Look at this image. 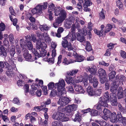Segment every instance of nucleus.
<instances>
[{
    "label": "nucleus",
    "instance_id": "obj_30",
    "mask_svg": "<svg viewBox=\"0 0 126 126\" xmlns=\"http://www.w3.org/2000/svg\"><path fill=\"white\" fill-rule=\"evenodd\" d=\"M65 80L68 84H73L74 82V79L71 76H69L66 78Z\"/></svg>",
    "mask_w": 126,
    "mask_h": 126
},
{
    "label": "nucleus",
    "instance_id": "obj_56",
    "mask_svg": "<svg viewBox=\"0 0 126 126\" xmlns=\"http://www.w3.org/2000/svg\"><path fill=\"white\" fill-rule=\"evenodd\" d=\"M54 58L52 57L48 59H44V60L46 61H47L50 64H52L54 63Z\"/></svg>",
    "mask_w": 126,
    "mask_h": 126
},
{
    "label": "nucleus",
    "instance_id": "obj_47",
    "mask_svg": "<svg viewBox=\"0 0 126 126\" xmlns=\"http://www.w3.org/2000/svg\"><path fill=\"white\" fill-rule=\"evenodd\" d=\"M48 8L52 10H54L56 8L54 4L52 2H50L48 4Z\"/></svg>",
    "mask_w": 126,
    "mask_h": 126
},
{
    "label": "nucleus",
    "instance_id": "obj_2",
    "mask_svg": "<svg viewBox=\"0 0 126 126\" xmlns=\"http://www.w3.org/2000/svg\"><path fill=\"white\" fill-rule=\"evenodd\" d=\"M64 14L63 13V15H62L61 16H59L56 19L55 22H54L53 26L55 28H57L59 26H60L62 24L63 22L65 19L66 16H65Z\"/></svg>",
    "mask_w": 126,
    "mask_h": 126
},
{
    "label": "nucleus",
    "instance_id": "obj_61",
    "mask_svg": "<svg viewBox=\"0 0 126 126\" xmlns=\"http://www.w3.org/2000/svg\"><path fill=\"white\" fill-rule=\"evenodd\" d=\"M76 53L75 52H69L67 54V55L69 57H72L74 56V57L75 56L76 54Z\"/></svg>",
    "mask_w": 126,
    "mask_h": 126
},
{
    "label": "nucleus",
    "instance_id": "obj_45",
    "mask_svg": "<svg viewBox=\"0 0 126 126\" xmlns=\"http://www.w3.org/2000/svg\"><path fill=\"white\" fill-rule=\"evenodd\" d=\"M116 117L117 118L118 121V120L119 121L122 122L124 117H122L120 112L119 111L118 112V114L116 115Z\"/></svg>",
    "mask_w": 126,
    "mask_h": 126
},
{
    "label": "nucleus",
    "instance_id": "obj_50",
    "mask_svg": "<svg viewBox=\"0 0 126 126\" xmlns=\"http://www.w3.org/2000/svg\"><path fill=\"white\" fill-rule=\"evenodd\" d=\"M99 17L100 19H104L105 18V16L104 14V10L103 9H102V11L99 13Z\"/></svg>",
    "mask_w": 126,
    "mask_h": 126
},
{
    "label": "nucleus",
    "instance_id": "obj_58",
    "mask_svg": "<svg viewBox=\"0 0 126 126\" xmlns=\"http://www.w3.org/2000/svg\"><path fill=\"white\" fill-rule=\"evenodd\" d=\"M24 83V81L21 80H18L17 82V84L19 87L23 86Z\"/></svg>",
    "mask_w": 126,
    "mask_h": 126
},
{
    "label": "nucleus",
    "instance_id": "obj_19",
    "mask_svg": "<svg viewBox=\"0 0 126 126\" xmlns=\"http://www.w3.org/2000/svg\"><path fill=\"white\" fill-rule=\"evenodd\" d=\"M109 118L110 119V121L112 123H116L118 122L116 115L115 113H113L111 114Z\"/></svg>",
    "mask_w": 126,
    "mask_h": 126
},
{
    "label": "nucleus",
    "instance_id": "obj_11",
    "mask_svg": "<svg viewBox=\"0 0 126 126\" xmlns=\"http://www.w3.org/2000/svg\"><path fill=\"white\" fill-rule=\"evenodd\" d=\"M110 102L113 106H116L117 105L116 94H111L110 96Z\"/></svg>",
    "mask_w": 126,
    "mask_h": 126
},
{
    "label": "nucleus",
    "instance_id": "obj_52",
    "mask_svg": "<svg viewBox=\"0 0 126 126\" xmlns=\"http://www.w3.org/2000/svg\"><path fill=\"white\" fill-rule=\"evenodd\" d=\"M107 76L100 77V81L101 83H104L106 81L107 79Z\"/></svg>",
    "mask_w": 126,
    "mask_h": 126
},
{
    "label": "nucleus",
    "instance_id": "obj_38",
    "mask_svg": "<svg viewBox=\"0 0 126 126\" xmlns=\"http://www.w3.org/2000/svg\"><path fill=\"white\" fill-rule=\"evenodd\" d=\"M72 22L70 20H66L64 22L65 27L67 28H70L71 26Z\"/></svg>",
    "mask_w": 126,
    "mask_h": 126
},
{
    "label": "nucleus",
    "instance_id": "obj_16",
    "mask_svg": "<svg viewBox=\"0 0 126 126\" xmlns=\"http://www.w3.org/2000/svg\"><path fill=\"white\" fill-rule=\"evenodd\" d=\"M47 45L44 42H41L40 41H38L36 45V47L38 49H40L41 48L45 49L47 47Z\"/></svg>",
    "mask_w": 126,
    "mask_h": 126
},
{
    "label": "nucleus",
    "instance_id": "obj_44",
    "mask_svg": "<svg viewBox=\"0 0 126 126\" xmlns=\"http://www.w3.org/2000/svg\"><path fill=\"white\" fill-rule=\"evenodd\" d=\"M15 47L14 46H12L10 49V53L12 57H13L15 53Z\"/></svg>",
    "mask_w": 126,
    "mask_h": 126
},
{
    "label": "nucleus",
    "instance_id": "obj_63",
    "mask_svg": "<svg viewBox=\"0 0 126 126\" xmlns=\"http://www.w3.org/2000/svg\"><path fill=\"white\" fill-rule=\"evenodd\" d=\"M5 28V24L3 23L0 24V30L2 31H4Z\"/></svg>",
    "mask_w": 126,
    "mask_h": 126
},
{
    "label": "nucleus",
    "instance_id": "obj_57",
    "mask_svg": "<svg viewBox=\"0 0 126 126\" xmlns=\"http://www.w3.org/2000/svg\"><path fill=\"white\" fill-rule=\"evenodd\" d=\"M27 46L28 49L29 50H31L33 48V45L30 42L28 41L27 43Z\"/></svg>",
    "mask_w": 126,
    "mask_h": 126
},
{
    "label": "nucleus",
    "instance_id": "obj_22",
    "mask_svg": "<svg viewBox=\"0 0 126 126\" xmlns=\"http://www.w3.org/2000/svg\"><path fill=\"white\" fill-rule=\"evenodd\" d=\"M118 89V87L117 85L116 84V83L114 82L111 84L110 89L111 91L113 93H112V94H115V93L117 91Z\"/></svg>",
    "mask_w": 126,
    "mask_h": 126
},
{
    "label": "nucleus",
    "instance_id": "obj_1",
    "mask_svg": "<svg viewBox=\"0 0 126 126\" xmlns=\"http://www.w3.org/2000/svg\"><path fill=\"white\" fill-rule=\"evenodd\" d=\"M65 85V84L64 80L61 79H59L58 82L55 84V86L57 88L59 96L62 95L63 94L66 93V91L64 88Z\"/></svg>",
    "mask_w": 126,
    "mask_h": 126
},
{
    "label": "nucleus",
    "instance_id": "obj_34",
    "mask_svg": "<svg viewBox=\"0 0 126 126\" xmlns=\"http://www.w3.org/2000/svg\"><path fill=\"white\" fill-rule=\"evenodd\" d=\"M116 72L114 71H112L109 74V80L112 81L114 78Z\"/></svg>",
    "mask_w": 126,
    "mask_h": 126
},
{
    "label": "nucleus",
    "instance_id": "obj_43",
    "mask_svg": "<svg viewBox=\"0 0 126 126\" xmlns=\"http://www.w3.org/2000/svg\"><path fill=\"white\" fill-rule=\"evenodd\" d=\"M84 77L83 78L82 76H79L77 77L76 79H75V82L76 83L81 82L83 81V79H84Z\"/></svg>",
    "mask_w": 126,
    "mask_h": 126
},
{
    "label": "nucleus",
    "instance_id": "obj_48",
    "mask_svg": "<svg viewBox=\"0 0 126 126\" xmlns=\"http://www.w3.org/2000/svg\"><path fill=\"white\" fill-rule=\"evenodd\" d=\"M13 102L15 104L18 105H20V100L18 98L15 97L14 98L13 100Z\"/></svg>",
    "mask_w": 126,
    "mask_h": 126
},
{
    "label": "nucleus",
    "instance_id": "obj_15",
    "mask_svg": "<svg viewBox=\"0 0 126 126\" xmlns=\"http://www.w3.org/2000/svg\"><path fill=\"white\" fill-rule=\"evenodd\" d=\"M23 55L24 58L26 61L30 62H32L34 60L32 59V56L31 54H29L28 51L27 50H25Z\"/></svg>",
    "mask_w": 126,
    "mask_h": 126
},
{
    "label": "nucleus",
    "instance_id": "obj_12",
    "mask_svg": "<svg viewBox=\"0 0 126 126\" xmlns=\"http://www.w3.org/2000/svg\"><path fill=\"white\" fill-rule=\"evenodd\" d=\"M103 112L104 114L102 116V118L106 120L108 119L110 115L112 113L110 111L105 108L104 109Z\"/></svg>",
    "mask_w": 126,
    "mask_h": 126
},
{
    "label": "nucleus",
    "instance_id": "obj_13",
    "mask_svg": "<svg viewBox=\"0 0 126 126\" xmlns=\"http://www.w3.org/2000/svg\"><path fill=\"white\" fill-rule=\"evenodd\" d=\"M6 64L7 65V70L6 71V74L8 76L11 77L13 75V73L12 72L13 68L12 66L10 65L8 63H6Z\"/></svg>",
    "mask_w": 126,
    "mask_h": 126
},
{
    "label": "nucleus",
    "instance_id": "obj_55",
    "mask_svg": "<svg viewBox=\"0 0 126 126\" xmlns=\"http://www.w3.org/2000/svg\"><path fill=\"white\" fill-rule=\"evenodd\" d=\"M47 86L49 89H52L54 87L55 88L54 85V83L53 82H50L48 85Z\"/></svg>",
    "mask_w": 126,
    "mask_h": 126
},
{
    "label": "nucleus",
    "instance_id": "obj_14",
    "mask_svg": "<svg viewBox=\"0 0 126 126\" xmlns=\"http://www.w3.org/2000/svg\"><path fill=\"white\" fill-rule=\"evenodd\" d=\"M66 38L68 40V42H71L75 40L76 39L75 32H70L68 35L66 37Z\"/></svg>",
    "mask_w": 126,
    "mask_h": 126
},
{
    "label": "nucleus",
    "instance_id": "obj_40",
    "mask_svg": "<svg viewBox=\"0 0 126 126\" xmlns=\"http://www.w3.org/2000/svg\"><path fill=\"white\" fill-rule=\"evenodd\" d=\"M119 110L124 113H126V108H124L121 104L119 103L118 105Z\"/></svg>",
    "mask_w": 126,
    "mask_h": 126
},
{
    "label": "nucleus",
    "instance_id": "obj_9",
    "mask_svg": "<svg viewBox=\"0 0 126 126\" xmlns=\"http://www.w3.org/2000/svg\"><path fill=\"white\" fill-rule=\"evenodd\" d=\"M58 111L54 113L52 116V118L54 120H59L60 112H62L64 109L62 107H59L58 108Z\"/></svg>",
    "mask_w": 126,
    "mask_h": 126
},
{
    "label": "nucleus",
    "instance_id": "obj_28",
    "mask_svg": "<svg viewBox=\"0 0 126 126\" xmlns=\"http://www.w3.org/2000/svg\"><path fill=\"white\" fill-rule=\"evenodd\" d=\"M87 91L89 95L92 96L95 95L94 91H93L91 87L89 86L87 88Z\"/></svg>",
    "mask_w": 126,
    "mask_h": 126
},
{
    "label": "nucleus",
    "instance_id": "obj_23",
    "mask_svg": "<svg viewBox=\"0 0 126 126\" xmlns=\"http://www.w3.org/2000/svg\"><path fill=\"white\" fill-rule=\"evenodd\" d=\"M74 88L76 91L78 93H83L85 91L82 88V87L79 85H75L74 86Z\"/></svg>",
    "mask_w": 126,
    "mask_h": 126
},
{
    "label": "nucleus",
    "instance_id": "obj_25",
    "mask_svg": "<svg viewBox=\"0 0 126 126\" xmlns=\"http://www.w3.org/2000/svg\"><path fill=\"white\" fill-rule=\"evenodd\" d=\"M1 44L2 42L0 41V55L6 56L7 55L6 52Z\"/></svg>",
    "mask_w": 126,
    "mask_h": 126
},
{
    "label": "nucleus",
    "instance_id": "obj_4",
    "mask_svg": "<svg viewBox=\"0 0 126 126\" xmlns=\"http://www.w3.org/2000/svg\"><path fill=\"white\" fill-rule=\"evenodd\" d=\"M70 101V99L69 98L66 97L61 96L59 98L57 103L58 104L61 106H65Z\"/></svg>",
    "mask_w": 126,
    "mask_h": 126
},
{
    "label": "nucleus",
    "instance_id": "obj_21",
    "mask_svg": "<svg viewBox=\"0 0 126 126\" xmlns=\"http://www.w3.org/2000/svg\"><path fill=\"white\" fill-rule=\"evenodd\" d=\"M108 106V104L106 103H104L101 100L99 102L97 105L96 109L98 110H99L104 107H107Z\"/></svg>",
    "mask_w": 126,
    "mask_h": 126
},
{
    "label": "nucleus",
    "instance_id": "obj_6",
    "mask_svg": "<svg viewBox=\"0 0 126 126\" xmlns=\"http://www.w3.org/2000/svg\"><path fill=\"white\" fill-rule=\"evenodd\" d=\"M31 11L34 14H36L37 16H40L43 13L42 7L40 5H37L36 7L32 9Z\"/></svg>",
    "mask_w": 126,
    "mask_h": 126
},
{
    "label": "nucleus",
    "instance_id": "obj_35",
    "mask_svg": "<svg viewBox=\"0 0 126 126\" xmlns=\"http://www.w3.org/2000/svg\"><path fill=\"white\" fill-rule=\"evenodd\" d=\"M116 6L120 10H123L124 9L123 6L122 2L120 0H117L116 2Z\"/></svg>",
    "mask_w": 126,
    "mask_h": 126
},
{
    "label": "nucleus",
    "instance_id": "obj_64",
    "mask_svg": "<svg viewBox=\"0 0 126 126\" xmlns=\"http://www.w3.org/2000/svg\"><path fill=\"white\" fill-rule=\"evenodd\" d=\"M9 11L10 13L12 15V16H14L15 14L14 11V9L12 7H10L9 8Z\"/></svg>",
    "mask_w": 126,
    "mask_h": 126
},
{
    "label": "nucleus",
    "instance_id": "obj_51",
    "mask_svg": "<svg viewBox=\"0 0 126 126\" xmlns=\"http://www.w3.org/2000/svg\"><path fill=\"white\" fill-rule=\"evenodd\" d=\"M95 122L99 124L101 126H105L107 125V123L105 121L96 120Z\"/></svg>",
    "mask_w": 126,
    "mask_h": 126
},
{
    "label": "nucleus",
    "instance_id": "obj_29",
    "mask_svg": "<svg viewBox=\"0 0 126 126\" xmlns=\"http://www.w3.org/2000/svg\"><path fill=\"white\" fill-rule=\"evenodd\" d=\"M76 59V62H80L83 61L84 59V57L82 56H79L77 54H76L75 56V57Z\"/></svg>",
    "mask_w": 126,
    "mask_h": 126
},
{
    "label": "nucleus",
    "instance_id": "obj_46",
    "mask_svg": "<svg viewBox=\"0 0 126 126\" xmlns=\"http://www.w3.org/2000/svg\"><path fill=\"white\" fill-rule=\"evenodd\" d=\"M13 16H10V18L11 20L13 22V25L14 26L16 25V23L17 22V20L16 18H14V17Z\"/></svg>",
    "mask_w": 126,
    "mask_h": 126
},
{
    "label": "nucleus",
    "instance_id": "obj_60",
    "mask_svg": "<svg viewBox=\"0 0 126 126\" xmlns=\"http://www.w3.org/2000/svg\"><path fill=\"white\" fill-rule=\"evenodd\" d=\"M81 119V117L78 114H77L76 115V117L74 119V121H78L80 122Z\"/></svg>",
    "mask_w": 126,
    "mask_h": 126
},
{
    "label": "nucleus",
    "instance_id": "obj_31",
    "mask_svg": "<svg viewBox=\"0 0 126 126\" xmlns=\"http://www.w3.org/2000/svg\"><path fill=\"white\" fill-rule=\"evenodd\" d=\"M40 30L42 31H45L48 30L50 27L47 26L46 24H44L41 25L40 26Z\"/></svg>",
    "mask_w": 126,
    "mask_h": 126
},
{
    "label": "nucleus",
    "instance_id": "obj_32",
    "mask_svg": "<svg viewBox=\"0 0 126 126\" xmlns=\"http://www.w3.org/2000/svg\"><path fill=\"white\" fill-rule=\"evenodd\" d=\"M88 74H85L84 76V78L83 81L84 84V86L85 87H86L87 85H88Z\"/></svg>",
    "mask_w": 126,
    "mask_h": 126
},
{
    "label": "nucleus",
    "instance_id": "obj_59",
    "mask_svg": "<svg viewBox=\"0 0 126 126\" xmlns=\"http://www.w3.org/2000/svg\"><path fill=\"white\" fill-rule=\"evenodd\" d=\"M66 88L67 89L68 91L71 93H74V90L72 86H69L67 87Z\"/></svg>",
    "mask_w": 126,
    "mask_h": 126
},
{
    "label": "nucleus",
    "instance_id": "obj_8",
    "mask_svg": "<svg viewBox=\"0 0 126 126\" xmlns=\"http://www.w3.org/2000/svg\"><path fill=\"white\" fill-rule=\"evenodd\" d=\"M93 77L92 75H90L89 77V80L90 83H92L93 86L95 88L98 84V81L97 79L95 77H94L92 78Z\"/></svg>",
    "mask_w": 126,
    "mask_h": 126
},
{
    "label": "nucleus",
    "instance_id": "obj_62",
    "mask_svg": "<svg viewBox=\"0 0 126 126\" xmlns=\"http://www.w3.org/2000/svg\"><path fill=\"white\" fill-rule=\"evenodd\" d=\"M121 56L123 58H126V53L124 51L121 50L120 51Z\"/></svg>",
    "mask_w": 126,
    "mask_h": 126
},
{
    "label": "nucleus",
    "instance_id": "obj_27",
    "mask_svg": "<svg viewBox=\"0 0 126 126\" xmlns=\"http://www.w3.org/2000/svg\"><path fill=\"white\" fill-rule=\"evenodd\" d=\"M77 39L80 42L85 41V39L84 36L81 35L79 33H77Z\"/></svg>",
    "mask_w": 126,
    "mask_h": 126
},
{
    "label": "nucleus",
    "instance_id": "obj_17",
    "mask_svg": "<svg viewBox=\"0 0 126 126\" xmlns=\"http://www.w3.org/2000/svg\"><path fill=\"white\" fill-rule=\"evenodd\" d=\"M87 69L92 74H93L94 75H96L97 68L94 65L91 66L90 67H88Z\"/></svg>",
    "mask_w": 126,
    "mask_h": 126
},
{
    "label": "nucleus",
    "instance_id": "obj_5",
    "mask_svg": "<svg viewBox=\"0 0 126 126\" xmlns=\"http://www.w3.org/2000/svg\"><path fill=\"white\" fill-rule=\"evenodd\" d=\"M54 13L55 16H61L62 15H63L64 13L65 16H66V13L65 11L63 9H61V8L60 6L57 7L54 9Z\"/></svg>",
    "mask_w": 126,
    "mask_h": 126
},
{
    "label": "nucleus",
    "instance_id": "obj_49",
    "mask_svg": "<svg viewBox=\"0 0 126 126\" xmlns=\"http://www.w3.org/2000/svg\"><path fill=\"white\" fill-rule=\"evenodd\" d=\"M98 114V112L95 110H92L91 111V114L92 116H96Z\"/></svg>",
    "mask_w": 126,
    "mask_h": 126
},
{
    "label": "nucleus",
    "instance_id": "obj_3",
    "mask_svg": "<svg viewBox=\"0 0 126 126\" xmlns=\"http://www.w3.org/2000/svg\"><path fill=\"white\" fill-rule=\"evenodd\" d=\"M37 36L39 37L40 39L44 40L48 44H49L51 42V39L46 32H44L43 34H40L38 33L37 34Z\"/></svg>",
    "mask_w": 126,
    "mask_h": 126
},
{
    "label": "nucleus",
    "instance_id": "obj_18",
    "mask_svg": "<svg viewBox=\"0 0 126 126\" xmlns=\"http://www.w3.org/2000/svg\"><path fill=\"white\" fill-rule=\"evenodd\" d=\"M61 112H60L59 121L62 122L68 121L69 118L66 116L64 114Z\"/></svg>",
    "mask_w": 126,
    "mask_h": 126
},
{
    "label": "nucleus",
    "instance_id": "obj_39",
    "mask_svg": "<svg viewBox=\"0 0 126 126\" xmlns=\"http://www.w3.org/2000/svg\"><path fill=\"white\" fill-rule=\"evenodd\" d=\"M117 95L118 98L119 99L122 98L123 96L122 88L121 87H120L118 90Z\"/></svg>",
    "mask_w": 126,
    "mask_h": 126
},
{
    "label": "nucleus",
    "instance_id": "obj_26",
    "mask_svg": "<svg viewBox=\"0 0 126 126\" xmlns=\"http://www.w3.org/2000/svg\"><path fill=\"white\" fill-rule=\"evenodd\" d=\"M38 87V85L33 84L31 85V89L30 91V93L32 95H34L35 94L34 91L37 89Z\"/></svg>",
    "mask_w": 126,
    "mask_h": 126
},
{
    "label": "nucleus",
    "instance_id": "obj_10",
    "mask_svg": "<svg viewBox=\"0 0 126 126\" xmlns=\"http://www.w3.org/2000/svg\"><path fill=\"white\" fill-rule=\"evenodd\" d=\"M84 3L83 4V10L85 11H90L91 10L88 8L92 4V2L90 0H84Z\"/></svg>",
    "mask_w": 126,
    "mask_h": 126
},
{
    "label": "nucleus",
    "instance_id": "obj_41",
    "mask_svg": "<svg viewBox=\"0 0 126 126\" xmlns=\"http://www.w3.org/2000/svg\"><path fill=\"white\" fill-rule=\"evenodd\" d=\"M65 38L66 37L64 38V39L62 41V46L65 48H67V46L69 44L68 43V40Z\"/></svg>",
    "mask_w": 126,
    "mask_h": 126
},
{
    "label": "nucleus",
    "instance_id": "obj_36",
    "mask_svg": "<svg viewBox=\"0 0 126 126\" xmlns=\"http://www.w3.org/2000/svg\"><path fill=\"white\" fill-rule=\"evenodd\" d=\"M112 26L110 24H108L106 26L104 30L105 33H107L109 32L112 28Z\"/></svg>",
    "mask_w": 126,
    "mask_h": 126
},
{
    "label": "nucleus",
    "instance_id": "obj_24",
    "mask_svg": "<svg viewBox=\"0 0 126 126\" xmlns=\"http://www.w3.org/2000/svg\"><path fill=\"white\" fill-rule=\"evenodd\" d=\"M101 100L102 102L107 103L109 102L110 100V97L109 94L108 92L105 93L104 95L103 99Z\"/></svg>",
    "mask_w": 126,
    "mask_h": 126
},
{
    "label": "nucleus",
    "instance_id": "obj_33",
    "mask_svg": "<svg viewBox=\"0 0 126 126\" xmlns=\"http://www.w3.org/2000/svg\"><path fill=\"white\" fill-rule=\"evenodd\" d=\"M98 73L100 77L107 76L105 70L103 69H99L98 71Z\"/></svg>",
    "mask_w": 126,
    "mask_h": 126
},
{
    "label": "nucleus",
    "instance_id": "obj_53",
    "mask_svg": "<svg viewBox=\"0 0 126 126\" xmlns=\"http://www.w3.org/2000/svg\"><path fill=\"white\" fill-rule=\"evenodd\" d=\"M48 13L49 20H52L53 19V17L52 16L53 13H52V11L48 10Z\"/></svg>",
    "mask_w": 126,
    "mask_h": 126
},
{
    "label": "nucleus",
    "instance_id": "obj_54",
    "mask_svg": "<svg viewBox=\"0 0 126 126\" xmlns=\"http://www.w3.org/2000/svg\"><path fill=\"white\" fill-rule=\"evenodd\" d=\"M62 124L58 121H55L52 123V126H62Z\"/></svg>",
    "mask_w": 126,
    "mask_h": 126
},
{
    "label": "nucleus",
    "instance_id": "obj_42",
    "mask_svg": "<svg viewBox=\"0 0 126 126\" xmlns=\"http://www.w3.org/2000/svg\"><path fill=\"white\" fill-rule=\"evenodd\" d=\"M78 71V69H74L71 71L68 72L67 73V74L69 76H73L77 73Z\"/></svg>",
    "mask_w": 126,
    "mask_h": 126
},
{
    "label": "nucleus",
    "instance_id": "obj_20",
    "mask_svg": "<svg viewBox=\"0 0 126 126\" xmlns=\"http://www.w3.org/2000/svg\"><path fill=\"white\" fill-rule=\"evenodd\" d=\"M105 27L104 25H101V29L100 31H98L96 29H95L94 31L95 33L98 35L99 36H101L103 35V33L104 32V28Z\"/></svg>",
    "mask_w": 126,
    "mask_h": 126
},
{
    "label": "nucleus",
    "instance_id": "obj_37",
    "mask_svg": "<svg viewBox=\"0 0 126 126\" xmlns=\"http://www.w3.org/2000/svg\"><path fill=\"white\" fill-rule=\"evenodd\" d=\"M57 90V88L55 87V89H53L51 92L50 96L51 97H54L57 95L58 93Z\"/></svg>",
    "mask_w": 126,
    "mask_h": 126
},
{
    "label": "nucleus",
    "instance_id": "obj_7",
    "mask_svg": "<svg viewBox=\"0 0 126 126\" xmlns=\"http://www.w3.org/2000/svg\"><path fill=\"white\" fill-rule=\"evenodd\" d=\"M77 105L75 104L69 105L65 107L64 110L65 112L70 113L72 111L76 110L77 108Z\"/></svg>",
    "mask_w": 126,
    "mask_h": 126
}]
</instances>
